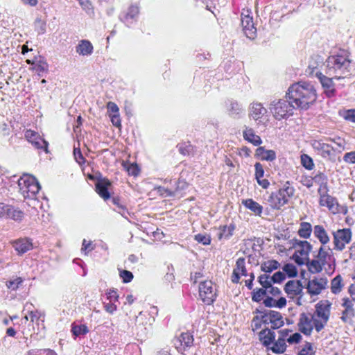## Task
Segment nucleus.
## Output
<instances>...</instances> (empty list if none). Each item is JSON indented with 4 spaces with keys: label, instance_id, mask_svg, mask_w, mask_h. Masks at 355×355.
I'll return each instance as SVG.
<instances>
[{
    "label": "nucleus",
    "instance_id": "obj_63",
    "mask_svg": "<svg viewBox=\"0 0 355 355\" xmlns=\"http://www.w3.org/2000/svg\"><path fill=\"white\" fill-rule=\"evenodd\" d=\"M107 299L110 302H114L118 300L119 295L116 291L114 289H110L107 292Z\"/></svg>",
    "mask_w": 355,
    "mask_h": 355
},
{
    "label": "nucleus",
    "instance_id": "obj_55",
    "mask_svg": "<svg viewBox=\"0 0 355 355\" xmlns=\"http://www.w3.org/2000/svg\"><path fill=\"white\" fill-rule=\"evenodd\" d=\"M35 28L38 34L42 35L46 32V24L41 19H37L35 22Z\"/></svg>",
    "mask_w": 355,
    "mask_h": 355
},
{
    "label": "nucleus",
    "instance_id": "obj_17",
    "mask_svg": "<svg viewBox=\"0 0 355 355\" xmlns=\"http://www.w3.org/2000/svg\"><path fill=\"white\" fill-rule=\"evenodd\" d=\"M302 285L300 281L289 280L284 286V291L290 298H294L302 293Z\"/></svg>",
    "mask_w": 355,
    "mask_h": 355
},
{
    "label": "nucleus",
    "instance_id": "obj_19",
    "mask_svg": "<svg viewBox=\"0 0 355 355\" xmlns=\"http://www.w3.org/2000/svg\"><path fill=\"white\" fill-rule=\"evenodd\" d=\"M240 275L247 276L245 261L243 257L239 258L236 262V266L233 270L232 276V282L234 284L239 283Z\"/></svg>",
    "mask_w": 355,
    "mask_h": 355
},
{
    "label": "nucleus",
    "instance_id": "obj_38",
    "mask_svg": "<svg viewBox=\"0 0 355 355\" xmlns=\"http://www.w3.org/2000/svg\"><path fill=\"white\" fill-rule=\"evenodd\" d=\"M311 225L309 223L303 222L300 224V228L298 230V234L304 239H308L311 234Z\"/></svg>",
    "mask_w": 355,
    "mask_h": 355
},
{
    "label": "nucleus",
    "instance_id": "obj_39",
    "mask_svg": "<svg viewBox=\"0 0 355 355\" xmlns=\"http://www.w3.org/2000/svg\"><path fill=\"white\" fill-rule=\"evenodd\" d=\"M71 332L74 336L78 337L81 335L87 334L89 332V329L85 324L77 325L72 324Z\"/></svg>",
    "mask_w": 355,
    "mask_h": 355
},
{
    "label": "nucleus",
    "instance_id": "obj_6",
    "mask_svg": "<svg viewBox=\"0 0 355 355\" xmlns=\"http://www.w3.org/2000/svg\"><path fill=\"white\" fill-rule=\"evenodd\" d=\"M297 109L291 101L279 100L271 103L270 110L277 120L288 118L293 114V110Z\"/></svg>",
    "mask_w": 355,
    "mask_h": 355
},
{
    "label": "nucleus",
    "instance_id": "obj_13",
    "mask_svg": "<svg viewBox=\"0 0 355 355\" xmlns=\"http://www.w3.org/2000/svg\"><path fill=\"white\" fill-rule=\"evenodd\" d=\"M327 284V278L315 277L308 282L306 286L307 291L312 295H318L324 288H325Z\"/></svg>",
    "mask_w": 355,
    "mask_h": 355
},
{
    "label": "nucleus",
    "instance_id": "obj_15",
    "mask_svg": "<svg viewBox=\"0 0 355 355\" xmlns=\"http://www.w3.org/2000/svg\"><path fill=\"white\" fill-rule=\"evenodd\" d=\"M241 24L246 37L250 39H254L256 36L257 29L254 26L252 17L250 16L249 14L245 15L244 13H242Z\"/></svg>",
    "mask_w": 355,
    "mask_h": 355
},
{
    "label": "nucleus",
    "instance_id": "obj_25",
    "mask_svg": "<svg viewBox=\"0 0 355 355\" xmlns=\"http://www.w3.org/2000/svg\"><path fill=\"white\" fill-rule=\"evenodd\" d=\"M243 137L245 140L252 144L254 146H258L262 144L261 137L254 133L252 128L246 127L243 132Z\"/></svg>",
    "mask_w": 355,
    "mask_h": 355
},
{
    "label": "nucleus",
    "instance_id": "obj_41",
    "mask_svg": "<svg viewBox=\"0 0 355 355\" xmlns=\"http://www.w3.org/2000/svg\"><path fill=\"white\" fill-rule=\"evenodd\" d=\"M343 279L340 275L334 277L331 281V289L333 293H339L343 288L342 284Z\"/></svg>",
    "mask_w": 355,
    "mask_h": 355
},
{
    "label": "nucleus",
    "instance_id": "obj_54",
    "mask_svg": "<svg viewBox=\"0 0 355 355\" xmlns=\"http://www.w3.org/2000/svg\"><path fill=\"white\" fill-rule=\"evenodd\" d=\"M112 202L117 207L118 212L121 214L123 216H125V214H128L127 209H125V206L120 202L119 198H113Z\"/></svg>",
    "mask_w": 355,
    "mask_h": 355
},
{
    "label": "nucleus",
    "instance_id": "obj_1",
    "mask_svg": "<svg viewBox=\"0 0 355 355\" xmlns=\"http://www.w3.org/2000/svg\"><path fill=\"white\" fill-rule=\"evenodd\" d=\"M297 109L307 110L317 99L316 90L307 82H299L291 85L286 94Z\"/></svg>",
    "mask_w": 355,
    "mask_h": 355
},
{
    "label": "nucleus",
    "instance_id": "obj_35",
    "mask_svg": "<svg viewBox=\"0 0 355 355\" xmlns=\"http://www.w3.org/2000/svg\"><path fill=\"white\" fill-rule=\"evenodd\" d=\"M178 341L179 342L180 346L184 347H189L193 345V336L188 332L182 333Z\"/></svg>",
    "mask_w": 355,
    "mask_h": 355
},
{
    "label": "nucleus",
    "instance_id": "obj_24",
    "mask_svg": "<svg viewBox=\"0 0 355 355\" xmlns=\"http://www.w3.org/2000/svg\"><path fill=\"white\" fill-rule=\"evenodd\" d=\"M92 44L87 40H82L76 47V52L80 55H89L93 53Z\"/></svg>",
    "mask_w": 355,
    "mask_h": 355
},
{
    "label": "nucleus",
    "instance_id": "obj_2",
    "mask_svg": "<svg viewBox=\"0 0 355 355\" xmlns=\"http://www.w3.org/2000/svg\"><path fill=\"white\" fill-rule=\"evenodd\" d=\"M351 62L350 53L347 50H336L327 60L328 72L336 79L344 78L350 73Z\"/></svg>",
    "mask_w": 355,
    "mask_h": 355
},
{
    "label": "nucleus",
    "instance_id": "obj_12",
    "mask_svg": "<svg viewBox=\"0 0 355 355\" xmlns=\"http://www.w3.org/2000/svg\"><path fill=\"white\" fill-rule=\"evenodd\" d=\"M328 191L318 193L320 196V205L327 207L333 214H337L339 211L338 203L336 199L328 193Z\"/></svg>",
    "mask_w": 355,
    "mask_h": 355
},
{
    "label": "nucleus",
    "instance_id": "obj_48",
    "mask_svg": "<svg viewBox=\"0 0 355 355\" xmlns=\"http://www.w3.org/2000/svg\"><path fill=\"white\" fill-rule=\"evenodd\" d=\"M12 206L0 202V217L8 218Z\"/></svg>",
    "mask_w": 355,
    "mask_h": 355
},
{
    "label": "nucleus",
    "instance_id": "obj_40",
    "mask_svg": "<svg viewBox=\"0 0 355 355\" xmlns=\"http://www.w3.org/2000/svg\"><path fill=\"white\" fill-rule=\"evenodd\" d=\"M327 141H331L335 144L336 147L333 146V152L337 151L338 153H341L345 150V141L343 139L340 137H335V138H327Z\"/></svg>",
    "mask_w": 355,
    "mask_h": 355
},
{
    "label": "nucleus",
    "instance_id": "obj_44",
    "mask_svg": "<svg viewBox=\"0 0 355 355\" xmlns=\"http://www.w3.org/2000/svg\"><path fill=\"white\" fill-rule=\"evenodd\" d=\"M284 273H286L289 277H294L297 275L296 267L292 263H286L283 267Z\"/></svg>",
    "mask_w": 355,
    "mask_h": 355
},
{
    "label": "nucleus",
    "instance_id": "obj_28",
    "mask_svg": "<svg viewBox=\"0 0 355 355\" xmlns=\"http://www.w3.org/2000/svg\"><path fill=\"white\" fill-rule=\"evenodd\" d=\"M242 204L256 216H260L263 212V207L251 198L243 200Z\"/></svg>",
    "mask_w": 355,
    "mask_h": 355
},
{
    "label": "nucleus",
    "instance_id": "obj_27",
    "mask_svg": "<svg viewBox=\"0 0 355 355\" xmlns=\"http://www.w3.org/2000/svg\"><path fill=\"white\" fill-rule=\"evenodd\" d=\"M139 12V10L137 6H131L128 8L127 12L123 17H121V19L128 26H129L136 20V18L137 17Z\"/></svg>",
    "mask_w": 355,
    "mask_h": 355
},
{
    "label": "nucleus",
    "instance_id": "obj_47",
    "mask_svg": "<svg viewBox=\"0 0 355 355\" xmlns=\"http://www.w3.org/2000/svg\"><path fill=\"white\" fill-rule=\"evenodd\" d=\"M266 293L267 291L263 288L254 290L252 292V300L254 302H259L263 299V297L266 295Z\"/></svg>",
    "mask_w": 355,
    "mask_h": 355
},
{
    "label": "nucleus",
    "instance_id": "obj_46",
    "mask_svg": "<svg viewBox=\"0 0 355 355\" xmlns=\"http://www.w3.org/2000/svg\"><path fill=\"white\" fill-rule=\"evenodd\" d=\"M301 163L302 165L308 170H311L314 166L313 159L306 154L301 155Z\"/></svg>",
    "mask_w": 355,
    "mask_h": 355
},
{
    "label": "nucleus",
    "instance_id": "obj_7",
    "mask_svg": "<svg viewBox=\"0 0 355 355\" xmlns=\"http://www.w3.org/2000/svg\"><path fill=\"white\" fill-rule=\"evenodd\" d=\"M295 248L293 259L300 266L304 265L306 260L309 258V253L312 250V245L306 241L296 240L293 244Z\"/></svg>",
    "mask_w": 355,
    "mask_h": 355
},
{
    "label": "nucleus",
    "instance_id": "obj_22",
    "mask_svg": "<svg viewBox=\"0 0 355 355\" xmlns=\"http://www.w3.org/2000/svg\"><path fill=\"white\" fill-rule=\"evenodd\" d=\"M110 185V182L107 179L100 180L96 183V191L105 200L109 199L110 197L108 191V188Z\"/></svg>",
    "mask_w": 355,
    "mask_h": 355
},
{
    "label": "nucleus",
    "instance_id": "obj_33",
    "mask_svg": "<svg viewBox=\"0 0 355 355\" xmlns=\"http://www.w3.org/2000/svg\"><path fill=\"white\" fill-rule=\"evenodd\" d=\"M286 341L278 337L277 340L273 341L270 350L275 354H282L286 351Z\"/></svg>",
    "mask_w": 355,
    "mask_h": 355
},
{
    "label": "nucleus",
    "instance_id": "obj_3",
    "mask_svg": "<svg viewBox=\"0 0 355 355\" xmlns=\"http://www.w3.org/2000/svg\"><path fill=\"white\" fill-rule=\"evenodd\" d=\"M294 193L295 189L290 185L288 182H286L279 190L271 193L268 202L272 209H280L282 207L288 202Z\"/></svg>",
    "mask_w": 355,
    "mask_h": 355
},
{
    "label": "nucleus",
    "instance_id": "obj_42",
    "mask_svg": "<svg viewBox=\"0 0 355 355\" xmlns=\"http://www.w3.org/2000/svg\"><path fill=\"white\" fill-rule=\"evenodd\" d=\"M235 225L234 224H230L228 226H223L219 234V239H221L224 238L225 239H229L233 235Z\"/></svg>",
    "mask_w": 355,
    "mask_h": 355
},
{
    "label": "nucleus",
    "instance_id": "obj_21",
    "mask_svg": "<svg viewBox=\"0 0 355 355\" xmlns=\"http://www.w3.org/2000/svg\"><path fill=\"white\" fill-rule=\"evenodd\" d=\"M12 245L19 254H23L33 248L31 241L26 238L15 240Z\"/></svg>",
    "mask_w": 355,
    "mask_h": 355
},
{
    "label": "nucleus",
    "instance_id": "obj_61",
    "mask_svg": "<svg viewBox=\"0 0 355 355\" xmlns=\"http://www.w3.org/2000/svg\"><path fill=\"white\" fill-rule=\"evenodd\" d=\"M302 339V336L300 333H295L292 335H290V336L288 338V343L291 345L292 344H296L300 343V341Z\"/></svg>",
    "mask_w": 355,
    "mask_h": 355
},
{
    "label": "nucleus",
    "instance_id": "obj_32",
    "mask_svg": "<svg viewBox=\"0 0 355 355\" xmlns=\"http://www.w3.org/2000/svg\"><path fill=\"white\" fill-rule=\"evenodd\" d=\"M309 271L311 273H318L322 271V267L324 266L320 260L317 258L310 260H306V263Z\"/></svg>",
    "mask_w": 355,
    "mask_h": 355
},
{
    "label": "nucleus",
    "instance_id": "obj_8",
    "mask_svg": "<svg viewBox=\"0 0 355 355\" xmlns=\"http://www.w3.org/2000/svg\"><path fill=\"white\" fill-rule=\"evenodd\" d=\"M199 295L202 302L207 304L214 302L216 293L211 281H204L200 284Z\"/></svg>",
    "mask_w": 355,
    "mask_h": 355
},
{
    "label": "nucleus",
    "instance_id": "obj_26",
    "mask_svg": "<svg viewBox=\"0 0 355 355\" xmlns=\"http://www.w3.org/2000/svg\"><path fill=\"white\" fill-rule=\"evenodd\" d=\"M255 155L260 157L261 160L269 162L274 161L277 157L276 153L273 150H266L263 146L257 148Z\"/></svg>",
    "mask_w": 355,
    "mask_h": 355
},
{
    "label": "nucleus",
    "instance_id": "obj_49",
    "mask_svg": "<svg viewBox=\"0 0 355 355\" xmlns=\"http://www.w3.org/2000/svg\"><path fill=\"white\" fill-rule=\"evenodd\" d=\"M157 191V193L164 198L175 196V191L166 189L164 187H158Z\"/></svg>",
    "mask_w": 355,
    "mask_h": 355
},
{
    "label": "nucleus",
    "instance_id": "obj_57",
    "mask_svg": "<svg viewBox=\"0 0 355 355\" xmlns=\"http://www.w3.org/2000/svg\"><path fill=\"white\" fill-rule=\"evenodd\" d=\"M108 114H119V109L117 105L112 101H110L107 104Z\"/></svg>",
    "mask_w": 355,
    "mask_h": 355
},
{
    "label": "nucleus",
    "instance_id": "obj_62",
    "mask_svg": "<svg viewBox=\"0 0 355 355\" xmlns=\"http://www.w3.org/2000/svg\"><path fill=\"white\" fill-rule=\"evenodd\" d=\"M343 160L348 164H355V151L345 153Z\"/></svg>",
    "mask_w": 355,
    "mask_h": 355
},
{
    "label": "nucleus",
    "instance_id": "obj_37",
    "mask_svg": "<svg viewBox=\"0 0 355 355\" xmlns=\"http://www.w3.org/2000/svg\"><path fill=\"white\" fill-rule=\"evenodd\" d=\"M227 110L229 115L233 118H239L242 112L241 105L236 101H230V107Z\"/></svg>",
    "mask_w": 355,
    "mask_h": 355
},
{
    "label": "nucleus",
    "instance_id": "obj_50",
    "mask_svg": "<svg viewBox=\"0 0 355 355\" xmlns=\"http://www.w3.org/2000/svg\"><path fill=\"white\" fill-rule=\"evenodd\" d=\"M327 323V321L324 322V319H317L313 317V324L317 332H320Z\"/></svg>",
    "mask_w": 355,
    "mask_h": 355
},
{
    "label": "nucleus",
    "instance_id": "obj_14",
    "mask_svg": "<svg viewBox=\"0 0 355 355\" xmlns=\"http://www.w3.org/2000/svg\"><path fill=\"white\" fill-rule=\"evenodd\" d=\"M311 145L313 149L324 159H330L334 155L333 146L321 140H314Z\"/></svg>",
    "mask_w": 355,
    "mask_h": 355
},
{
    "label": "nucleus",
    "instance_id": "obj_23",
    "mask_svg": "<svg viewBox=\"0 0 355 355\" xmlns=\"http://www.w3.org/2000/svg\"><path fill=\"white\" fill-rule=\"evenodd\" d=\"M259 339L262 344L266 347L268 349H270V347L275 339V334L274 331L266 328L259 333Z\"/></svg>",
    "mask_w": 355,
    "mask_h": 355
},
{
    "label": "nucleus",
    "instance_id": "obj_56",
    "mask_svg": "<svg viewBox=\"0 0 355 355\" xmlns=\"http://www.w3.org/2000/svg\"><path fill=\"white\" fill-rule=\"evenodd\" d=\"M312 345L310 343H306L304 347L300 350L298 355H313Z\"/></svg>",
    "mask_w": 355,
    "mask_h": 355
},
{
    "label": "nucleus",
    "instance_id": "obj_18",
    "mask_svg": "<svg viewBox=\"0 0 355 355\" xmlns=\"http://www.w3.org/2000/svg\"><path fill=\"white\" fill-rule=\"evenodd\" d=\"M343 301L342 306L344 307V310L342 311L340 318L344 322H350L355 315L354 304L348 298H343Z\"/></svg>",
    "mask_w": 355,
    "mask_h": 355
},
{
    "label": "nucleus",
    "instance_id": "obj_51",
    "mask_svg": "<svg viewBox=\"0 0 355 355\" xmlns=\"http://www.w3.org/2000/svg\"><path fill=\"white\" fill-rule=\"evenodd\" d=\"M342 116L346 121L355 123V109L344 111Z\"/></svg>",
    "mask_w": 355,
    "mask_h": 355
},
{
    "label": "nucleus",
    "instance_id": "obj_29",
    "mask_svg": "<svg viewBox=\"0 0 355 355\" xmlns=\"http://www.w3.org/2000/svg\"><path fill=\"white\" fill-rule=\"evenodd\" d=\"M266 112V109L261 103H253L250 107V116L257 121L261 119Z\"/></svg>",
    "mask_w": 355,
    "mask_h": 355
},
{
    "label": "nucleus",
    "instance_id": "obj_16",
    "mask_svg": "<svg viewBox=\"0 0 355 355\" xmlns=\"http://www.w3.org/2000/svg\"><path fill=\"white\" fill-rule=\"evenodd\" d=\"M316 76L319 79L322 87L324 89L326 96L329 98L334 96L335 95L336 89L333 79L323 75L320 72H317Z\"/></svg>",
    "mask_w": 355,
    "mask_h": 355
},
{
    "label": "nucleus",
    "instance_id": "obj_9",
    "mask_svg": "<svg viewBox=\"0 0 355 355\" xmlns=\"http://www.w3.org/2000/svg\"><path fill=\"white\" fill-rule=\"evenodd\" d=\"M334 248L338 250H343L345 245L349 243L352 238L350 229L338 230L334 232Z\"/></svg>",
    "mask_w": 355,
    "mask_h": 355
},
{
    "label": "nucleus",
    "instance_id": "obj_4",
    "mask_svg": "<svg viewBox=\"0 0 355 355\" xmlns=\"http://www.w3.org/2000/svg\"><path fill=\"white\" fill-rule=\"evenodd\" d=\"M256 313H259L260 315H257L253 319L254 326L257 329L260 327V324L258 322H263L266 324H271V328L275 329H279L284 324L283 317L282 314L275 311H260L259 309L256 310Z\"/></svg>",
    "mask_w": 355,
    "mask_h": 355
},
{
    "label": "nucleus",
    "instance_id": "obj_10",
    "mask_svg": "<svg viewBox=\"0 0 355 355\" xmlns=\"http://www.w3.org/2000/svg\"><path fill=\"white\" fill-rule=\"evenodd\" d=\"M26 140L35 148L48 152V142L45 141L37 132L26 130L24 134Z\"/></svg>",
    "mask_w": 355,
    "mask_h": 355
},
{
    "label": "nucleus",
    "instance_id": "obj_58",
    "mask_svg": "<svg viewBox=\"0 0 355 355\" xmlns=\"http://www.w3.org/2000/svg\"><path fill=\"white\" fill-rule=\"evenodd\" d=\"M286 279L284 272L278 271L275 272L272 277L271 279L272 283H280Z\"/></svg>",
    "mask_w": 355,
    "mask_h": 355
},
{
    "label": "nucleus",
    "instance_id": "obj_52",
    "mask_svg": "<svg viewBox=\"0 0 355 355\" xmlns=\"http://www.w3.org/2000/svg\"><path fill=\"white\" fill-rule=\"evenodd\" d=\"M22 282L23 280L21 277H16L14 279L8 281L7 282V286L8 288L15 291L18 288L19 285H20Z\"/></svg>",
    "mask_w": 355,
    "mask_h": 355
},
{
    "label": "nucleus",
    "instance_id": "obj_45",
    "mask_svg": "<svg viewBox=\"0 0 355 355\" xmlns=\"http://www.w3.org/2000/svg\"><path fill=\"white\" fill-rule=\"evenodd\" d=\"M24 212L18 209H15L14 207H12V210L10 212L8 218L12 219L16 221H20L24 218Z\"/></svg>",
    "mask_w": 355,
    "mask_h": 355
},
{
    "label": "nucleus",
    "instance_id": "obj_5",
    "mask_svg": "<svg viewBox=\"0 0 355 355\" xmlns=\"http://www.w3.org/2000/svg\"><path fill=\"white\" fill-rule=\"evenodd\" d=\"M18 186L24 198H34L41 189L35 178L27 174L19 179Z\"/></svg>",
    "mask_w": 355,
    "mask_h": 355
},
{
    "label": "nucleus",
    "instance_id": "obj_11",
    "mask_svg": "<svg viewBox=\"0 0 355 355\" xmlns=\"http://www.w3.org/2000/svg\"><path fill=\"white\" fill-rule=\"evenodd\" d=\"M313 315L311 314L301 313L297 324L299 330L304 335H310L313 329Z\"/></svg>",
    "mask_w": 355,
    "mask_h": 355
},
{
    "label": "nucleus",
    "instance_id": "obj_31",
    "mask_svg": "<svg viewBox=\"0 0 355 355\" xmlns=\"http://www.w3.org/2000/svg\"><path fill=\"white\" fill-rule=\"evenodd\" d=\"M313 234L323 245L329 243V237L327 232L322 225H315L314 227Z\"/></svg>",
    "mask_w": 355,
    "mask_h": 355
},
{
    "label": "nucleus",
    "instance_id": "obj_60",
    "mask_svg": "<svg viewBox=\"0 0 355 355\" xmlns=\"http://www.w3.org/2000/svg\"><path fill=\"white\" fill-rule=\"evenodd\" d=\"M120 277L123 279V282L128 283L133 279V275L131 272L124 270L120 272Z\"/></svg>",
    "mask_w": 355,
    "mask_h": 355
},
{
    "label": "nucleus",
    "instance_id": "obj_64",
    "mask_svg": "<svg viewBox=\"0 0 355 355\" xmlns=\"http://www.w3.org/2000/svg\"><path fill=\"white\" fill-rule=\"evenodd\" d=\"M73 155L76 162H78L80 164L85 162V158L83 156L80 148H74Z\"/></svg>",
    "mask_w": 355,
    "mask_h": 355
},
{
    "label": "nucleus",
    "instance_id": "obj_34",
    "mask_svg": "<svg viewBox=\"0 0 355 355\" xmlns=\"http://www.w3.org/2000/svg\"><path fill=\"white\" fill-rule=\"evenodd\" d=\"M280 263L276 260H268L264 261L261 265V270L265 272L270 273L273 270L279 268Z\"/></svg>",
    "mask_w": 355,
    "mask_h": 355
},
{
    "label": "nucleus",
    "instance_id": "obj_53",
    "mask_svg": "<svg viewBox=\"0 0 355 355\" xmlns=\"http://www.w3.org/2000/svg\"><path fill=\"white\" fill-rule=\"evenodd\" d=\"M195 240L203 245H209L211 242V238L207 234H198L195 236Z\"/></svg>",
    "mask_w": 355,
    "mask_h": 355
},
{
    "label": "nucleus",
    "instance_id": "obj_30",
    "mask_svg": "<svg viewBox=\"0 0 355 355\" xmlns=\"http://www.w3.org/2000/svg\"><path fill=\"white\" fill-rule=\"evenodd\" d=\"M327 180L328 179L327 175L322 173H319L313 178V181L320 186L318 190V193L329 191L327 187Z\"/></svg>",
    "mask_w": 355,
    "mask_h": 355
},
{
    "label": "nucleus",
    "instance_id": "obj_43",
    "mask_svg": "<svg viewBox=\"0 0 355 355\" xmlns=\"http://www.w3.org/2000/svg\"><path fill=\"white\" fill-rule=\"evenodd\" d=\"M258 279L259 284L263 286V289L267 291L270 287H271L272 281L270 275L266 274L261 275Z\"/></svg>",
    "mask_w": 355,
    "mask_h": 355
},
{
    "label": "nucleus",
    "instance_id": "obj_59",
    "mask_svg": "<svg viewBox=\"0 0 355 355\" xmlns=\"http://www.w3.org/2000/svg\"><path fill=\"white\" fill-rule=\"evenodd\" d=\"M254 168H255V178L256 179L262 178L264 175V170H263V166L259 162H257L254 164Z\"/></svg>",
    "mask_w": 355,
    "mask_h": 355
},
{
    "label": "nucleus",
    "instance_id": "obj_36",
    "mask_svg": "<svg viewBox=\"0 0 355 355\" xmlns=\"http://www.w3.org/2000/svg\"><path fill=\"white\" fill-rule=\"evenodd\" d=\"M330 249H327L325 247L321 246L318 250V254L315 257L324 265L327 264L328 259H330L331 255L329 254Z\"/></svg>",
    "mask_w": 355,
    "mask_h": 355
},
{
    "label": "nucleus",
    "instance_id": "obj_20",
    "mask_svg": "<svg viewBox=\"0 0 355 355\" xmlns=\"http://www.w3.org/2000/svg\"><path fill=\"white\" fill-rule=\"evenodd\" d=\"M331 303L327 301H321L315 306V315L318 318L328 321L330 315Z\"/></svg>",
    "mask_w": 355,
    "mask_h": 355
}]
</instances>
